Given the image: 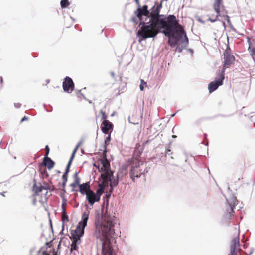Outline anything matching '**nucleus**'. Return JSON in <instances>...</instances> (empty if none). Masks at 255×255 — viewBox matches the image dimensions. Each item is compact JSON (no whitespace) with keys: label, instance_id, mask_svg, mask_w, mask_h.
I'll return each mask as SVG.
<instances>
[{"label":"nucleus","instance_id":"obj_1","mask_svg":"<svg viewBox=\"0 0 255 255\" xmlns=\"http://www.w3.org/2000/svg\"><path fill=\"white\" fill-rule=\"evenodd\" d=\"M162 3V0L158 5L155 2L150 13L147 5H139L134 11V14L139 20V28L136 32L139 43L148 38H155L159 33L169 37L178 25V20L174 14H160Z\"/></svg>","mask_w":255,"mask_h":255},{"label":"nucleus","instance_id":"obj_2","mask_svg":"<svg viewBox=\"0 0 255 255\" xmlns=\"http://www.w3.org/2000/svg\"><path fill=\"white\" fill-rule=\"evenodd\" d=\"M101 220L106 221V225L102 226V222L99 219L95 221L96 229L94 233L97 239H116L115 231L113 229L115 224L116 218L111 217L110 215L102 214Z\"/></svg>","mask_w":255,"mask_h":255},{"label":"nucleus","instance_id":"obj_3","mask_svg":"<svg viewBox=\"0 0 255 255\" xmlns=\"http://www.w3.org/2000/svg\"><path fill=\"white\" fill-rule=\"evenodd\" d=\"M180 34H171L168 40L167 43L171 48H176V51L181 53L189 44V39L185 30L181 28Z\"/></svg>","mask_w":255,"mask_h":255},{"label":"nucleus","instance_id":"obj_4","mask_svg":"<svg viewBox=\"0 0 255 255\" xmlns=\"http://www.w3.org/2000/svg\"><path fill=\"white\" fill-rule=\"evenodd\" d=\"M102 245V255H117L118 249L116 240H100Z\"/></svg>","mask_w":255,"mask_h":255},{"label":"nucleus","instance_id":"obj_5","mask_svg":"<svg viewBox=\"0 0 255 255\" xmlns=\"http://www.w3.org/2000/svg\"><path fill=\"white\" fill-rule=\"evenodd\" d=\"M227 191L230 194V198H226L228 203L229 207L226 209V213L225 214V218L230 219V217L234 215L235 213L234 209L237 204L238 200L236 197L232 193V190L230 188L229 184H227Z\"/></svg>","mask_w":255,"mask_h":255},{"label":"nucleus","instance_id":"obj_6","mask_svg":"<svg viewBox=\"0 0 255 255\" xmlns=\"http://www.w3.org/2000/svg\"><path fill=\"white\" fill-rule=\"evenodd\" d=\"M103 158L100 160L102 164V167L98 168V171L101 173L105 172L110 171L111 165L107 157V146H104V150L103 151Z\"/></svg>","mask_w":255,"mask_h":255},{"label":"nucleus","instance_id":"obj_7","mask_svg":"<svg viewBox=\"0 0 255 255\" xmlns=\"http://www.w3.org/2000/svg\"><path fill=\"white\" fill-rule=\"evenodd\" d=\"M62 87L64 92L70 93L74 89V83L71 78L66 76L62 83Z\"/></svg>","mask_w":255,"mask_h":255},{"label":"nucleus","instance_id":"obj_8","mask_svg":"<svg viewBox=\"0 0 255 255\" xmlns=\"http://www.w3.org/2000/svg\"><path fill=\"white\" fill-rule=\"evenodd\" d=\"M85 228L84 226L78 224L75 230H71L72 238H70V239H81L84 234Z\"/></svg>","mask_w":255,"mask_h":255},{"label":"nucleus","instance_id":"obj_9","mask_svg":"<svg viewBox=\"0 0 255 255\" xmlns=\"http://www.w3.org/2000/svg\"><path fill=\"white\" fill-rule=\"evenodd\" d=\"M223 81L221 78L216 77L213 81L209 83L208 86L209 92L211 93L216 91L218 88L223 84Z\"/></svg>","mask_w":255,"mask_h":255},{"label":"nucleus","instance_id":"obj_10","mask_svg":"<svg viewBox=\"0 0 255 255\" xmlns=\"http://www.w3.org/2000/svg\"><path fill=\"white\" fill-rule=\"evenodd\" d=\"M240 240H232L230 245V253L228 255H237L240 250Z\"/></svg>","mask_w":255,"mask_h":255},{"label":"nucleus","instance_id":"obj_11","mask_svg":"<svg viewBox=\"0 0 255 255\" xmlns=\"http://www.w3.org/2000/svg\"><path fill=\"white\" fill-rule=\"evenodd\" d=\"M84 195H86V201L88 202L89 204L91 206H93L95 202H99V200H97L96 197H95L96 196L95 192L92 190Z\"/></svg>","mask_w":255,"mask_h":255},{"label":"nucleus","instance_id":"obj_12","mask_svg":"<svg viewBox=\"0 0 255 255\" xmlns=\"http://www.w3.org/2000/svg\"><path fill=\"white\" fill-rule=\"evenodd\" d=\"M43 164L48 170H51L54 167L55 163L53 160H52L51 159V158L49 157L48 156H47L43 157V162L40 163L39 164V166L42 165Z\"/></svg>","mask_w":255,"mask_h":255},{"label":"nucleus","instance_id":"obj_13","mask_svg":"<svg viewBox=\"0 0 255 255\" xmlns=\"http://www.w3.org/2000/svg\"><path fill=\"white\" fill-rule=\"evenodd\" d=\"M78 187L79 192L83 195L87 194V193L92 190L90 188V181H87L82 183L79 185Z\"/></svg>","mask_w":255,"mask_h":255},{"label":"nucleus","instance_id":"obj_14","mask_svg":"<svg viewBox=\"0 0 255 255\" xmlns=\"http://www.w3.org/2000/svg\"><path fill=\"white\" fill-rule=\"evenodd\" d=\"M224 56V62L223 64L224 66H231L235 61V57L231 54V53H226L223 54Z\"/></svg>","mask_w":255,"mask_h":255},{"label":"nucleus","instance_id":"obj_15","mask_svg":"<svg viewBox=\"0 0 255 255\" xmlns=\"http://www.w3.org/2000/svg\"><path fill=\"white\" fill-rule=\"evenodd\" d=\"M113 128V124L112 122L110 121L102 122L101 129L103 133L106 134L109 130H112Z\"/></svg>","mask_w":255,"mask_h":255},{"label":"nucleus","instance_id":"obj_16","mask_svg":"<svg viewBox=\"0 0 255 255\" xmlns=\"http://www.w3.org/2000/svg\"><path fill=\"white\" fill-rule=\"evenodd\" d=\"M108 180L110 182V189L111 190V192H113L114 188L118 185L120 181L116 177H110L109 179Z\"/></svg>","mask_w":255,"mask_h":255},{"label":"nucleus","instance_id":"obj_17","mask_svg":"<svg viewBox=\"0 0 255 255\" xmlns=\"http://www.w3.org/2000/svg\"><path fill=\"white\" fill-rule=\"evenodd\" d=\"M34 183L32 186V190L34 192L36 195H38L42 191V185L41 183H39V186H37L36 180L34 179Z\"/></svg>","mask_w":255,"mask_h":255},{"label":"nucleus","instance_id":"obj_18","mask_svg":"<svg viewBox=\"0 0 255 255\" xmlns=\"http://www.w3.org/2000/svg\"><path fill=\"white\" fill-rule=\"evenodd\" d=\"M89 218V213L84 212L82 213V219L79 222L78 224L84 226L85 228L87 225V221Z\"/></svg>","mask_w":255,"mask_h":255},{"label":"nucleus","instance_id":"obj_19","mask_svg":"<svg viewBox=\"0 0 255 255\" xmlns=\"http://www.w3.org/2000/svg\"><path fill=\"white\" fill-rule=\"evenodd\" d=\"M104 185H103V183H102L101 184H100L99 185V187L97 189V190L95 192V194L96 195V196L95 197H96V198H97L96 199L98 200L99 201L101 199V196H102V195L104 192Z\"/></svg>","mask_w":255,"mask_h":255},{"label":"nucleus","instance_id":"obj_20","mask_svg":"<svg viewBox=\"0 0 255 255\" xmlns=\"http://www.w3.org/2000/svg\"><path fill=\"white\" fill-rule=\"evenodd\" d=\"M227 12L226 11H225V15H224V16L223 18H224V20H226V22H227V23L228 24V25H229L230 28L233 31L236 32V29L234 28V27L232 24L231 20H230V17H229V15H228L227 14Z\"/></svg>","mask_w":255,"mask_h":255},{"label":"nucleus","instance_id":"obj_21","mask_svg":"<svg viewBox=\"0 0 255 255\" xmlns=\"http://www.w3.org/2000/svg\"><path fill=\"white\" fill-rule=\"evenodd\" d=\"M70 250L72 252L73 251L77 250L78 249V245L81 243V240H71Z\"/></svg>","mask_w":255,"mask_h":255},{"label":"nucleus","instance_id":"obj_22","mask_svg":"<svg viewBox=\"0 0 255 255\" xmlns=\"http://www.w3.org/2000/svg\"><path fill=\"white\" fill-rule=\"evenodd\" d=\"M113 192H111V190L110 189H109V192L108 193H107L106 194H105L103 197V200L104 201V203L106 202V210L107 211L108 210V205H109V199L111 197V194Z\"/></svg>","mask_w":255,"mask_h":255},{"label":"nucleus","instance_id":"obj_23","mask_svg":"<svg viewBox=\"0 0 255 255\" xmlns=\"http://www.w3.org/2000/svg\"><path fill=\"white\" fill-rule=\"evenodd\" d=\"M228 67V66H224V64H223V67L221 70V71L219 72V73L218 75V78H221L222 79V81L224 82V80L225 79V72L226 68Z\"/></svg>","mask_w":255,"mask_h":255},{"label":"nucleus","instance_id":"obj_24","mask_svg":"<svg viewBox=\"0 0 255 255\" xmlns=\"http://www.w3.org/2000/svg\"><path fill=\"white\" fill-rule=\"evenodd\" d=\"M101 176L105 177L107 180H109L110 177H114V171H112L110 170V171L105 172L101 173Z\"/></svg>","mask_w":255,"mask_h":255},{"label":"nucleus","instance_id":"obj_25","mask_svg":"<svg viewBox=\"0 0 255 255\" xmlns=\"http://www.w3.org/2000/svg\"><path fill=\"white\" fill-rule=\"evenodd\" d=\"M70 167H68L67 166L66 167L65 171L63 173L62 176V180H68V174L70 172Z\"/></svg>","mask_w":255,"mask_h":255},{"label":"nucleus","instance_id":"obj_26","mask_svg":"<svg viewBox=\"0 0 255 255\" xmlns=\"http://www.w3.org/2000/svg\"><path fill=\"white\" fill-rule=\"evenodd\" d=\"M127 172H122L121 171H118L116 174V177L120 181L126 175Z\"/></svg>","mask_w":255,"mask_h":255},{"label":"nucleus","instance_id":"obj_27","mask_svg":"<svg viewBox=\"0 0 255 255\" xmlns=\"http://www.w3.org/2000/svg\"><path fill=\"white\" fill-rule=\"evenodd\" d=\"M77 151H75V150H73L72 153L71 155L70 158L68 162V163L66 165V166L70 167H71L72 162L74 158L75 157V154L76 153Z\"/></svg>","mask_w":255,"mask_h":255},{"label":"nucleus","instance_id":"obj_28","mask_svg":"<svg viewBox=\"0 0 255 255\" xmlns=\"http://www.w3.org/2000/svg\"><path fill=\"white\" fill-rule=\"evenodd\" d=\"M69 221V216L67 213L62 214V228H64V223L65 222Z\"/></svg>","mask_w":255,"mask_h":255},{"label":"nucleus","instance_id":"obj_29","mask_svg":"<svg viewBox=\"0 0 255 255\" xmlns=\"http://www.w3.org/2000/svg\"><path fill=\"white\" fill-rule=\"evenodd\" d=\"M135 171L134 167H132L131 170H130L129 175L131 179L133 182H135V178L136 177V175H135Z\"/></svg>","mask_w":255,"mask_h":255},{"label":"nucleus","instance_id":"obj_30","mask_svg":"<svg viewBox=\"0 0 255 255\" xmlns=\"http://www.w3.org/2000/svg\"><path fill=\"white\" fill-rule=\"evenodd\" d=\"M70 2L66 0H61L60 1V5L62 9L65 8L70 5Z\"/></svg>","mask_w":255,"mask_h":255},{"label":"nucleus","instance_id":"obj_31","mask_svg":"<svg viewBox=\"0 0 255 255\" xmlns=\"http://www.w3.org/2000/svg\"><path fill=\"white\" fill-rule=\"evenodd\" d=\"M100 113L102 114V119H101V120L102 121V122H108L109 121L107 120V115L106 114L105 112H104V111L101 110L100 111Z\"/></svg>","mask_w":255,"mask_h":255},{"label":"nucleus","instance_id":"obj_32","mask_svg":"<svg viewBox=\"0 0 255 255\" xmlns=\"http://www.w3.org/2000/svg\"><path fill=\"white\" fill-rule=\"evenodd\" d=\"M222 3V0H215V2L213 5V8H220L221 5Z\"/></svg>","mask_w":255,"mask_h":255},{"label":"nucleus","instance_id":"obj_33","mask_svg":"<svg viewBox=\"0 0 255 255\" xmlns=\"http://www.w3.org/2000/svg\"><path fill=\"white\" fill-rule=\"evenodd\" d=\"M231 49L229 46V39L228 37H227V44H226V48L225 50L224 51L223 54H226V53H231Z\"/></svg>","mask_w":255,"mask_h":255},{"label":"nucleus","instance_id":"obj_34","mask_svg":"<svg viewBox=\"0 0 255 255\" xmlns=\"http://www.w3.org/2000/svg\"><path fill=\"white\" fill-rule=\"evenodd\" d=\"M147 86V83L143 79L140 80V84L139 85V88L141 91H143L145 87Z\"/></svg>","mask_w":255,"mask_h":255},{"label":"nucleus","instance_id":"obj_35","mask_svg":"<svg viewBox=\"0 0 255 255\" xmlns=\"http://www.w3.org/2000/svg\"><path fill=\"white\" fill-rule=\"evenodd\" d=\"M67 182V180H62V182L61 183V186L62 187V189H59V190H61L62 191H63L64 192H66V189L65 187L66 185V183ZM59 185H61V183H59Z\"/></svg>","mask_w":255,"mask_h":255},{"label":"nucleus","instance_id":"obj_36","mask_svg":"<svg viewBox=\"0 0 255 255\" xmlns=\"http://www.w3.org/2000/svg\"><path fill=\"white\" fill-rule=\"evenodd\" d=\"M111 139V134H109L108 136L106 137V139L104 141V144L103 145V148L104 149V146L106 145L107 147V144L109 143Z\"/></svg>","mask_w":255,"mask_h":255},{"label":"nucleus","instance_id":"obj_37","mask_svg":"<svg viewBox=\"0 0 255 255\" xmlns=\"http://www.w3.org/2000/svg\"><path fill=\"white\" fill-rule=\"evenodd\" d=\"M215 11L216 12V15H218V17L219 16H220V17H223L224 16V15H225V14H224L223 13H221V11H220V8H214Z\"/></svg>","mask_w":255,"mask_h":255},{"label":"nucleus","instance_id":"obj_38","mask_svg":"<svg viewBox=\"0 0 255 255\" xmlns=\"http://www.w3.org/2000/svg\"><path fill=\"white\" fill-rule=\"evenodd\" d=\"M248 50L250 53V55L252 56L253 59L254 61H255V58L254 57V55L255 53V48H252L251 47H249Z\"/></svg>","mask_w":255,"mask_h":255},{"label":"nucleus","instance_id":"obj_39","mask_svg":"<svg viewBox=\"0 0 255 255\" xmlns=\"http://www.w3.org/2000/svg\"><path fill=\"white\" fill-rule=\"evenodd\" d=\"M83 139L81 138V140L79 141L78 144L76 145L74 149H73L75 151H77L78 149L79 148V146L83 143Z\"/></svg>","mask_w":255,"mask_h":255},{"label":"nucleus","instance_id":"obj_40","mask_svg":"<svg viewBox=\"0 0 255 255\" xmlns=\"http://www.w3.org/2000/svg\"><path fill=\"white\" fill-rule=\"evenodd\" d=\"M131 21H132L135 25L137 24L138 23L139 24V21L138 22L137 20V17L135 15L132 16L131 19Z\"/></svg>","mask_w":255,"mask_h":255},{"label":"nucleus","instance_id":"obj_41","mask_svg":"<svg viewBox=\"0 0 255 255\" xmlns=\"http://www.w3.org/2000/svg\"><path fill=\"white\" fill-rule=\"evenodd\" d=\"M208 20L209 21H210L211 22H215L217 21H220V20L218 18V15H216V17H215V18H211V17H209V18L208 19Z\"/></svg>","mask_w":255,"mask_h":255},{"label":"nucleus","instance_id":"obj_42","mask_svg":"<svg viewBox=\"0 0 255 255\" xmlns=\"http://www.w3.org/2000/svg\"><path fill=\"white\" fill-rule=\"evenodd\" d=\"M43 106L47 112H49L52 111L53 108L50 105H49L48 107H47L46 105L45 104H44Z\"/></svg>","mask_w":255,"mask_h":255},{"label":"nucleus","instance_id":"obj_43","mask_svg":"<svg viewBox=\"0 0 255 255\" xmlns=\"http://www.w3.org/2000/svg\"><path fill=\"white\" fill-rule=\"evenodd\" d=\"M44 247H41L39 250L38 251V253H40L41 252H42V255H50L49 254H48L46 251L45 250H43Z\"/></svg>","mask_w":255,"mask_h":255},{"label":"nucleus","instance_id":"obj_44","mask_svg":"<svg viewBox=\"0 0 255 255\" xmlns=\"http://www.w3.org/2000/svg\"><path fill=\"white\" fill-rule=\"evenodd\" d=\"M70 186H71L72 187V189H71L72 192L77 191V190L75 189V188L76 187H78V185H77L74 183H72L71 184H70Z\"/></svg>","mask_w":255,"mask_h":255},{"label":"nucleus","instance_id":"obj_45","mask_svg":"<svg viewBox=\"0 0 255 255\" xmlns=\"http://www.w3.org/2000/svg\"><path fill=\"white\" fill-rule=\"evenodd\" d=\"M73 183L78 185V187H79V185L81 184H80V177L74 179V182Z\"/></svg>","mask_w":255,"mask_h":255},{"label":"nucleus","instance_id":"obj_46","mask_svg":"<svg viewBox=\"0 0 255 255\" xmlns=\"http://www.w3.org/2000/svg\"><path fill=\"white\" fill-rule=\"evenodd\" d=\"M45 149L46 150V153L45 154L44 157L48 156V155H49V152H50V148H49L48 145H47L45 146Z\"/></svg>","mask_w":255,"mask_h":255},{"label":"nucleus","instance_id":"obj_47","mask_svg":"<svg viewBox=\"0 0 255 255\" xmlns=\"http://www.w3.org/2000/svg\"><path fill=\"white\" fill-rule=\"evenodd\" d=\"M43 184H46V186H42V189H45L46 190H49V189H50V186L48 185L47 182L44 181Z\"/></svg>","mask_w":255,"mask_h":255},{"label":"nucleus","instance_id":"obj_48","mask_svg":"<svg viewBox=\"0 0 255 255\" xmlns=\"http://www.w3.org/2000/svg\"><path fill=\"white\" fill-rule=\"evenodd\" d=\"M165 152H171L170 143L165 145Z\"/></svg>","mask_w":255,"mask_h":255},{"label":"nucleus","instance_id":"obj_49","mask_svg":"<svg viewBox=\"0 0 255 255\" xmlns=\"http://www.w3.org/2000/svg\"><path fill=\"white\" fill-rule=\"evenodd\" d=\"M127 167L125 165L122 166L118 171H121L122 172H127Z\"/></svg>","mask_w":255,"mask_h":255},{"label":"nucleus","instance_id":"obj_50","mask_svg":"<svg viewBox=\"0 0 255 255\" xmlns=\"http://www.w3.org/2000/svg\"><path fill=\"white\" fill-rule=\"evenodd\" d=\"M195 17L196 18L197 20L199 22H200V23H201L202 24H205V21L203 20H202L201 19V18H200L199 16H197Z\"/></svg>","mask_w":255,"mask_h":255},{"label":"nucleus","instance_id":"obj_51","mask_svg":"<svg viewBox=\"0 0 255 255\" xmlns=\"http://www.w3.org/2000/svg\"><path fill=\"white\" fill-rule=\"evenodd\" d=\"M62 204L61 206L65 207V206H67V199H62Z\"/></svg>","mask_w":255,"mask_h":255},{"label":"nucleus","instance_id":"obj_52","mask_svg":"<svg viewBox=\"0 0 255 255\" xmlns=\"http://www.w3.org/2000/svg\"><path fill=\"white\" fill-rule=\"evenodd\" d=\"M41 173L42 175H45L46 177H48L49 176L48 173L47 172V171L46 169H45L44 171H42L41 172Z\"/></svg>","mask_w":255,"mask_h":255},{"label":"nucleus","instance_id":"obj_53","mask_svg":"<svg viewBox=\"0 0 255 255\" xmlns=\"http://www.w3.org/2000/svg\"><path fill=\"white\" fill-rule=\"evenodd\" d=\"M81 90H78L76 93V95L78 97H79L80 96L84 97V94L81 92Z\"/></svg>","mask_w":255,"mask_h":255},{"label":"nucleus","instance_id":"obj_54","mask_svg":"<svg viewBox=\"0 0 255 255\" xmlns=\"http://www.w3.org/2000/svg\"><path fill=\"white\" fill-rule=\"evenodd\" d=\"M65 193L66 192H64L63 191H62V192L60 193V196L62 199H66L65 198Z\"/></svg>","mask_w":255,"mask_h":255},{"label":"nucleus","instance_id":"obj_55","mask_svg":"<svg viewBox=\"0 0 255 255\" xmlns=\"http://www.w3.org/2000/svg\"><path fill=\"white\" fill-rule=\"evenodd\" d=\"M57 190V189L53 185H52L51 186H50V189H49V190L50 192H53V191H54L55 190Z\"/></svg>","mask_w":255,"mask_h":255},{"label":"nucleus","instance_id":"obj_56","mask_svg":"<svg viewBox=\"0 0 255 255\" xmlns=\"http://www.w3.org/2000/svg\"><path fill=\"white\" fill-rule=\"evenodd\" d=\"M14 105L16 108H19L21 106V104L20 103H14Z\"/></svg>","mask_w":255,"mask_h":255},{"label":"nucleus","instance_id":"obj_57","mask_svg":"<svg viewBox=\"0 0 255 255\" xmlns=\"http://www.w3.org/2000/svg\"><path fill=\"white\" fill-rule=\"evenodd\" d=\"M80 173V171L76 172L73 175V178L75 179L76 178H79L78 174Z\"/></svg>","mask_w":255,"mask_h":255},{"label":"nucleus","instance_id":"obj_58","mask_svg":"<svg viewBox=\"0 0 255 255\" xmlns=\"http://www.w3.org/2000/svg\"><path fill=\"white\" fill-rule=\"evenodd\" d=\"M28 119V117L26 116H24V117H23L22 118V119H21V121H20V122L22 123L23 122V121H25V120H27Z\"/></svg>","mask_w":255,"mask_h":255},{"label":"nucleus","instance_id":"obj_59","mask_svg":"<svg viewBox=\"0 0 255 255\" xmlns=\"http://www.w3.org/2000/svg\"><path fill=\"white\" fill-rule=\"evenodd\" d=\"M187 51L191 54L192 56L193 55V54L194 53L193 49H192L191 48H188L187 49Z\"/></svg>","mask_w":255,"mask_h":255},{"label":"nucleus","instance_id":"obj_60","mask_svg":"<svg viewBox=\"0 0 255 255\" xmlns=\"http://www.w3.org/2000/svg\"><path fill=\"white\" fill-rule=\"evenodd\" d=\"M61 209H62V214H64L65 213H67L66 212V209L64 208V207L61 206Z\"/></svg>","mask_w":255,"mask_h":255},{"label":"nucleus","instance_id":"obj_61","mask_svg":"<svg viewBox=\"0 0 255 255\" xmlns=\"http://www.w3.org/2000/svg\"><path fill=\"white\" fill-rule=\"evenodd\" d=\"M53 241H54V240H50V242H46V245L47 246H48V247H50V245H51V244L52 243V242H53Z\"/></svg>","mask_w":255,"mask_h":255},{"label":"nucleus","instance_id":"obj_62","mask_svg":"<svg viewBox=\"0 0 255 255\" xmlns=\"http://www.w3.org/2000/svg\"><path fill=\"white\" fill-rule=\"evenodd\" d=\"M248 43L249 44V47H251L252 45V42L249 38L248 39Z\"/></svg>","mask_w":255,"mask_h":255},{"label":"nucleus","instance_id":"obj_63","mask_svg":"<svg viewBox=\"0 0 255 255\" xmlns=\"http://www.w3.org/2000/svg\"><path fill=\"white\" fill-rule=\"evenodd\" d=\"M172 152H165V157H167V156H169L170 155H172Z\"/></svg>","mask_w":255,"mask_h":255},{"label":"nucleus","instance_id":"obj_64","mask_svg":"<svg viewBox=\"0 0 255 255\" xmlns=\"http://www.w3.org/2000/svg\"><path fill=\"white\" fill-rule=\"evenodd\" d=\"M149 169H150V168H146L144 170V171L142 172V173H143V174H144V173H146L148 172V171H149Z\"/></svg>","mask_w":255,"mask_h":255}]
</instances>
